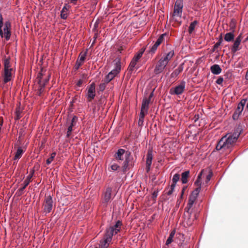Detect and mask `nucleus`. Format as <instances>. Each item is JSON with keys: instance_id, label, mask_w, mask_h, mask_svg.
Instances as JSON below:
<instances>
[{"instance_id": "obj_1", "label": "nucleus", "mask_w": 248, "mask_h": 248, "mask_svg": "<svg viewBox=\"0 0 248 248\" xmlns=\"http://www.w3.org/2000/svg\"><path fill=\"white\" fill-rule=\"evenodd\" d=\"M216 151L222 150L226 153L232 150V133L230 132L223 136L217 141L216 148Z\"/></svg>"}, {"instance_id": "obj_2", "label": "nucleus", "mask_w": 248, "mask_h": 248, "mask_svg": "<svg viewBox=\"0 0 248 248\" xmlns=\"http://www.w3.org/2000/svg\"><path fill=\"white\" fill-rule=\"evenodd\" d=\"M3 20L2 14L0 13V36L1 38H4L6 41H8L11 35V23L9 20L6 21L2 30Z\"/></svg>"}, {"instance_id": "obj_3", "label": "nucleus", "mask_w": 248, "mask_h": 248, "mask_svg": "<svg viewBox=\"0 0 248 248\" xmlns=\"http://www.w3.org/2000/svg\"><path fill=\"white\" fill-rule=\"evenodd\" d=\"M123 223L121 220H117L115 224L106 229L105 233L110 237H112L119 232L121 230V226Z\"/></svg>"}, {"instance_id": "obj_4", "label": "nucleus", "mask_w": 248, "mask_h": 248, "mask_svg": "<svg viewBox=\"0 0 248 248\" xmlns=\"http://www.w3.org/2000/svg\"><path fill=\"white\" fill-rule=\"evenodd\" d=\"M44 204V212L45 215L50 213L53 208V201L52 196L50 194L45 195V198Z\"/></svg>"}, {"instance_id": "obj_5", "label": "nucleus", "mask_w": 248, "mask_h": 248, "mask_svg": "<svg viewBox=\"0 0 248 248\" xmlns=\"http://www.w3.org/2000/svg\"><path fill=\"white\" fill-rule=\"evenodd\" d=\"M34 172L35 171L33 169H31L30 170V174L27 177L26 180L24 181L23 184H22V186L20 188H19L16 192V195H17V196H20L23 194V191L24 189L31 182V178L34 174Z\"/></svg>"}, {"instance_id": "obj_6", "label": "nucleus", "mask_w": 248, "mask_h": 248, "mask_svg": "<svg viewBox=\"0 0 248 248\" xmlns=\"http://www.w3.org/2000/svg\"><path fill=\"white\" fill-rule=\"evenodd\" d=\"M184 7L183 0H176L174 7V12L172 14L173 19L175 16L181 18Z\"/></svg>"}, {"instance_id": "obj_7", "label": "nucleus", "mask_w": 248, "mask_h": 248, "mask_svg": "<svg viewBox=\"0 0 248 248\" xmlns=\"http://www.w3.org/2000/svg\"><path fill=\"white\" fill-rule=\"evenodd\" d=\"M185 88L186 82L184 80H182L180 84L170 89V93L171 95H180L184 92Z\"/></svg>"}, {"instance_id": "obj_8", "label": "nucleus", "mask_w": 248, "mask_h": 248, "mask_svg": "<svg viewBox=\"0 0 248 248\" xmlns=\"http://www.w3.org/2000/svg\"><path fill=\"white\" fill-rule=\"evenodd\" d=\"M247 101V99H243L238 104L237 108L234 112H233V120L237 119L242 113Z\"/></svg>"}, {"instance_id": "obj_9", "label": "nucleus", "mask_w": 248, "mask_h": 248, "mask_svg": "<svg viewBox=\"0 0 248 248\" xmlns=\"http://www.w3.org/2000/svg\"><path fill=\"white\" fill-rule=\"evenodd\" d=\"M87 93L86 95V97L89 101L94 99L95 96V84L94 82L92 83L87 88Z\"/></svg>"}, {"instance_id": "obj_10", "label": "nucleus", "mask_w": 248, "mask_h": 248, "mask_svg": "<svg viewBox=\"0 0 248 248\" xmlns=\"http://www.w3.org/2000/svg\"><path fill=\"white\" fill-rule=\"evenodd\" d=\"M153 150L149 149L147 152L146 161V171L148 173L150 170L153 158Z\"/></svg>"}, {"instance_id": "obj_11", "label": "nucleus", "mask_w": 248, "mask_h": 248, "mask_svg": "<svg viewBox=\"0 0 248 248\" xmlns=\"http://www.w3.org/2000/svg\"><path fill=\"white\" fill-rule=\"evenodd\" d=\"M112 237L105 233L104 238L100 241L99 248H108Z\"/></svg>"}, {"instance_id": "obj_12", "label": "nucleus", "mask_w": 248, "mask_h": 248, "mask_svg": "<svg viewBox=\"0 0 248 248\" xmlns=\"http://www.w3.org/2000/svg\"><path fill=\"white\" fill-rule=\"evenodd\" d=\"M193 211V209L190 211H187V210H185V220L186 225L188 226H191L194 224L193 218H192Z\"/></svg>"}, {"instance_id": "obj_13", "label": "nucleus", "mask_w": 248, "mask_h": 248, "mask_svg": "<svg viewBox=\"0 0 248 248\" xmlns=\"http://www.w3.org/2000/svg\"><path fill=\"white\" fill-rule=\"evenodd\" d=\"M243 130L244 125L240 123L233 129V143L237 140Z\"/></svg>"}, {"instance_id": "obj_14", "label": "nucleus", "mask_w": 248, "mask_h": 248, "mask_svg": "<svg viewBox=\"0 0 248 248\" xmlns=\"http://www.w3.org/2000/svg\"><path fill=\"white\" fill-rule=\"evenodd\" d=\"M125 153V150L122 148H119L117 150L114 155V157L117 161H123L124 160V155Z\"/></svg>"}, {"instance_id": "obj_15", "label": "nucleus", "mask_w": 248, "mask_h": 248, "mask_svg": "<svg viewBox=\"0 0 248 248\" xmlns=\"http://www.w3.org/2000/svg\"><path fill=\"white\" fill-rule=\"evenodd\" d=\"M242 40V34H240L239 36L236 38L233 42V55L234 53L241 49V47H239V45Z\"/></svg>"}, {"instance_id": "obj_16", "label": "nucleus", "mask_w": 248, "mask_h": 248, "mask_svg": "<svg viewBox=\"0 0 248 248\" xmlns=\"http://www.w3.org/2000/svg\"><path fill=\"white\" fill-rule=\"evenodd\" d=\"M112 192L111 187L108 186L106 189L104 194V202L105 203H108L111 199Z\"/></svg>"}, {"instance_id": "obj_17", "label": "nucleus", "mask_w": 248, "mask_h": 248, "mask_svg": "<svg viewBox=\"0 0 248 248\" xmlns=\"http://www.w3.org/2000/svg\"><path fill=\"white\" fill-rule=\"evenodd\" d=\"M184 62H182L181 63L177 68L175 69L173 72L170 74V78H174L176 77H177L179 74L182 72V71L184 69Z\"/></svg>"}, {"instance_id": "obj_18", "label": "nucleus", "mask_w": 248, "mask_h": 248, "mask_svg": "<svg viewBox=\"0 0 248 248\" xmlns=\"http://www.w3.org/2000/svg\"><path fill=\"white\" fill-rule=\"evenodd\" d=\"M210 70L214 75H219L222 71L220 66L217 64H214L211 66Z\"/></svg>"}, {"instance_id": "obj_19", "label": "nucleus", "mask_w": 248, "mask_h": 248, "mask_svg": "<svg viewBox=\"0 0 248 248\" xmlns=\"http://www.w3.org/2000/svg\"><path fill=\"white\" fill-rule=\"evenodd\" d=\"M190 176V171L189 170L183 171L181 173V181L182 184H186L188 182V178Z\"/></svg>"}, {"instance_id": "obj_20", "label": "nucleus", "mask_w": 248, "mask_h": 248, "mask_svg": "<svg viewBox=\"0 0 248 248\" xmlns=\"http://www.w3.org/2000/svg\"><path fill=\"white\" fill-rule=\"evenodd\" d=\"M12 69H5L3 76V82L6 83L11 80Z\"/></svg>"}, {"instance_id": "obj_21", "label": "nucleus", "mask_w": 248, "mask_h": 248, "mask_svg": "<svg viewBox=\"0 0 248 248\" xmlns=\"http://www.w3.org/2000/svg\"><path fill=\"white\" fill-rule=\"evenodd\" d=\"M113 62H114V70H116V71L120 72L121 69V59L120 57H118L115 59Z\"/></svg>"}, {"instance_id": "obj_22", "label": "nucleus", "mask_w": 248, "mask_h": 248, "mask_svg": "<svg viewBox=\"0 0 248 248\" xmlns=\"http://www.w3.org/2000/svg\"><path fill=\"white\" fill-rule=\"evenodd\" d=\"M196 200V199L189 197L188 203L186 207H185V210H187V211H190V210H192V209H193L192 208V207H193V205Z\"/></svg>"}, {"instance_id": "obj_23", "label": "nucleus", "mask_w": 248, "mask_h": 248, "mask_svg": "<svg viewBox=\"0 0 248 248\" xmlns=\"http://www.w3.org/2000/svg\"><path fill=\"white\" fill-rule=\"evenodd\" d=\"M150 103L149 101L146 100V97L143 98L142 101L140 109L148 111Z\"/></svg>"}, {"instance_id": "obj_24", "label": "nucleus", "mask_w": 248, "mask_h": 248, "mask_svg": "<svg viewBox=\"0 0 248 248\" xmlns=\"http://www.w3.org/2000/svg\"><path fill=\"white\" fill-rule=\"evenodd\" d=\"M24 152L25 150L22 149L21 147H18L16 153L15 155L14 158V160H16L20 159Z\"/></svg>"}, {"instance_id": "obj_25", "label": "nucleus", "mask_w": 248, "mask_h": 248, "mask_svg": "<svg viewBox=\"0 0 248 248\" xmlns=\"http://www.w3.org/2000/svg\"><path fill=\"white\" fill-rule=\"evenodd\" d=\"M203 172V170H202L198 174L197 179L194 182V185L196 186L197 187H202V173Z\"/></svg>"}, {"instance_id": "obj_26", "label": "nucleus", "mask_w": 248, "mask_h": 248, "mask_svg": "<svg viewBox=\"0 0 248 248\" xmlns=\"http://www.w3.org/2000/svg\"><path fill=\"white\" fill-rule=\"evenodd\" d=\"M124 162L122 165V171L124 173H125L127 170H129L128 166L130 160H128V159H124Z\"/></svg>"}, {"instance_id": "obj_27", "label": "nucleus", "mask_w": 248, "mask_h": 248, "mask_svg": "<svg viewBox=\"0 0 248 248\" xmlns=\"http://www.w3.org/2000/svg\"><path fill=\"white\" fill-rule=\"evenodd\" d=\"M174 54V52L173 50L170 51V52H168L167 53L163 55L162 57L164 59L169 62V61L172 58Z\"/></svg>"}, {"instance_id": "obj_28", "label": "nucleus", "mask_w": 248, "mask_h": 248, "mask_svg": "<svg viewBox=\"0 0 248 248\" xmlns=\"http://www.w3.org/2000/svg\"><path fill=\"white\" fill-rule=\"evenodd\" d=\"M198 24L197 20H194L192 22L188 27V31L189 34H191L195 30L196 26Z\"/></svg>"}, {"instance_id": "obj_29", "label": "nucleus", "mask_w": 248, "mask_h": 248, "mask_svg": "<svg viewBox=\"0 0 248 248\" xmlns=\"http://www.w3.org/2000/svg\"><path fill=\"white\" fill-rule=\"evenodd\" d=\"M201 190V188L200 187H197L191 193L189 197L194 198L195 199H197V197L199 194V193Z\"/></svg>"}, {"instance_id": "obj_30", "label": "nucleus", "mask_w": 248, "mask_h": 248, "mask_svg": "<svg viewBox=\"0 0 248 248\" xmlns=\"http://www.w3.org/2000/svg\"><path fill=\"white\" fill-rule=\"evenodd\" d=\"M88 51V49H86V51L83 53V54H82V52H81L79 54L78 58V59L77 60H79V62L83 63L86 60Z\"/></svg>"}, {"instance_id": "obj_31", "label": "nucleus", "mask_w": 248, "mask_h": 248, "mask_svg": "<svg viewBox=\"0 0 248 248\" xmlns=\"http://www.w3.org/2000/svg\"><path fill=\"white\" fill-rule=\"evenodd\" d=\"M165 68L163 66L157 64L155 66L154 72L156 75H158L162 73Z\"/></svg>"}, {"instance_id": "obj_32", "label": "nucleus", "mask_w": 248, "mask_h": 248, "mask_svg": "<svg viewBox=\"0 0 248 248\" xmlns=\"http://www.w3.org/2000/svg\"><path fill=\"white\" fill-rule=\"evenodd\" d=\"M180 179V174L178 173H176L173 176L171 185H173V186H176L177 183L179 181Z\"/></svg>"}, {"instance_id": "obj_33", "label": "nucleus", "mask_w": 248, "mask_h": 248, "mask_svg": "<svg viewBox=\"0 0 248 248\" xmlns=\"http://www.w3.org/2000/svg\"><path fill=\"white\" fill-rule=\"evenodd\" d=\"M224 40L228 42L232 41V31H230L225 35Z\"/></svg>"}, {"instance_id": "obj_34", "label": "nucleus", "mask_w": 248, "mask_h": 248, "mask_svg": "<svg viewBox=\"0 0 248 248\" xmlns=\"http://www.w3.org/2000/svg\"><path fill=\"white\" fill-rule=\"evenodd\" d=\"M166 35V33H164L163 34H161L159 37L157 39L156 41L155 42V44L158 46L162 43L164 39L165 36Z\"/></svg>"}, {"instance_id": "obj_35", "label": "nucleus", "mask_w": 248, "mask_h": 248, "mask_svg": "<svg viewBox=\"0 0 248 248\" xmlns=\"http://www.w3.org/2000/svg\"><path fill=\"white\" fill-rule=\"evenodd\" d=\"M200 214V211L199 210H198V209H193V214H192V218H193V222L195 220H196L198 219V218L199 217Z\"/></svg>"}, {"instance_id": "obj_36", "label": "nucleus", "mask_w": 248, "mask_h": 248, "mask_svg": "<svg viewBox=\"0 0 248 248\" xmlns=\"http://www.w3.org/2000/svg\"><path fill=\"white\" fill-rule=\"evenodd\" d=\"M176 186H173V185H171L170 186V187L168 186L167 188H166V190H168L166 192V194L167 195L170 196L172 194L173 192L175 187Z\"/></svg>"}, {"instance_id": "obj_37", "label": "nucleus", "mask_w": 248, "mask_h": 248, "mask_svg": "<svg viewBox=\"0 0 248 248\" xmlns=\"http://www.w3.org/2000/svg\"><path fill=\"white\" fill-rule=\"evenodd\" d=\"M78 120V117L76 115H74L71 120L69 126H72L73 127L75 126L77 124Z\"/></svg>"}, {"instance_id": "obj_38", "label": "nucleus", "mask_w": 248, "mask_h": 248, "mask_svg": "<svg viewBox=\"0 0 248 248\" xmlns=\"http://www.w3.org/2000/svg\"><path fill=\"white\" fill-rule=\"evenodd\" d=\"M56 155V152H53L50 155V157L47 158L46 160V163L47 165H49L52 162L53 159L55 158Z\"/></svg>"}, {"instance_id": "obj_39", "label": "nucleus", "mask_w": 248, "mask_h": 248, "mask_svg": "<svg viewBox=\"0 0 248 248\" xmlns=\"http://www.w3.org/2000/svg\"><path fill=\"white\" fill-rule=\"evenodd\" d=\"M137 62L134 61L132 59L129 66V72L132 73L133 71L134 68L135 67Z\"/></svg>"}, {"instance_id": "obj_40", "label": "nucleus", "mask_w": 248, "mask_h": 248, "mask_svg": "<svg viewBox=\"0 0 248 248\" xmlns=\"http://www.w3.org/2000/svg\"><path fill=\"white\" fill-rule=\"evenodd\" d=\"M10 67V58L5 59L4 61V68L5 69H12Z\"/></svg>"}, {"instance_id": "obj_41", "label": "nucleus", "mask_w": 248, "mask_h": 248, "mask_svg": "<svg viewBox=\"0 0 248 248\" xmlns=\"http://www.w3.org/2000/svg\"><path fill=\"white\" fill-rule=\"evenodd\" d=\"M168 63V62H166L164 59V58L162 57L159 59V60L158 61V62L157 64L160 65H161V66H163L164 68H165L166 67V66L167 65Z\"/></svg>"}, {"instance_id": "obj_42", "label": "nucleus", "mask_w": 248, "mask_h": 248, "mask_svg": "<svg viewBox=\"0 0 248 248\" xmlns=\"http://www.w3.org/2000/svg\"><path fill=\"white\" fill-rule=\"evenodd\" d=\"M158 46L155 44H154L153 46L149 47L150 50H147V52L148 53H151V54H154Z\"/></svg>"}, {"instance_id": "obj_43", "label": "nucleus", "mask_w": 248, "mask_h": 248, "mask_svg": "<svg viewBox=\"0 0 248 248\" xmlns=\"http://www.w3.org/2000/svg\"><path fill=\"white\" fill-rule=\"evenodd\" d=\"M108 83H106L105 81L103 83L100 84V85H99L98 92H103L105 90L106 85Z\"/></svg>"}, {"instance_id": "obj_44", "label": "nucleus", "mask_w": 248, "mask_h": 248, "mask_svg": "<svg viewBox=\"0 0 248 248\" xmlns=\"http://www.w3.org/2000/svg\"><path fill=\"white\" fill-rule=\"evenodd\" d=\"M73 127L72 126H68V128H67V132H66V137L67 138H68L70 137V136L72 134V131H73Z\"/></svg>"}, {"instance_id": "obj_45", "label": "nucleus", "mask_w": 248, "mask_h": 248, "mask_svg": "<svg viewBox=\"0 0 248 248\" xmlns=\"http://www.w3.org/2000/svg\"><path fill=\"white\" fill-rule=\"evenodd\" d=\"M114 78V76L112 77L108 73L106 76L104 81L106 83H108Z\"/></svg>"}, {"instance_id": "obj_46", "label": "nucleus", "mask_w": 248, "mask_h": 248, "mask_svg": "<svg viewBox=\"0 0 248 248\" xmlns=\"http://www.w3.org/2000/svg\"><path fill=\"white\" fill-rule=\"evenodd\" d=\"M213 173L211 170H210L208 174L206 176L205 183H208L211 180L212 177L213 176Z\"/></svg>"}, {"instance_id": "obj_47", "label": "nucleus", "mask_w": 248, "mask_h": 248, "mask_svg": "<svg viewBox=\"0 0 248 248\" xmlns=\"http://www.w3.org/2000/svg\"><path fill=\"white\" fill-rule=\"evenodd\" d=\"M120 168V166L115 163H114L113 164H111L110 166V168L113 171H116Z\"/></svg>"}, {"instance_id": "obj_48", "label": "nucleus", "mask_w": 248, "mask_h": 248, "mask_svg": "<svg viewBox=\"0 0 248 248\" xmlns=\"http://www.w3.org/2000/svg\"><path fill=\"white\" fill-rule=\"evenodd\" d=\"M82 64V63L79 62V60H77L76 64L74 67L75 70V71L78 70Z\"/></svg>"}, {"instance_id": "obj_49", "label": "nucleus", "mask_w": 248, "mask_h": 248, "mask_svg": "<svg viewBox=\"0 0 248 248\" xmlns=\"http://www.w3.org/2000/svg\"><path fill=\"white\" fill-rule=\"evenodd\" d=\"M120 72L116 71V70H114L113 69L108 73V74L112 77L114 76V78Z\"/></svg>"}, {"instance_id": "obj_50", "label": "nucleus", "mask_w": 248, "mask_h": 248, "mask_svg": "<svg viewBox=\"0 0 248 248\" xmlns=\"http://www.w3.org/2000/svg\"><path fill=\"white\" fill-rule=\"evenodd\" d=\"M38 84H39V88H41L43 89H44L45 87H46V84L44 83H43V81L41 79L38 80Z\"/></svg>"}, {"instance_id": "obj_51", "label": "nucleus", "mask_w": 248, "mask_h": 248, "mask_svg": "<svg viewBox=\"0 0 248 248\" xmlns=\"http://www.w3.org/2000/svg\"><path fill=\"white\" fill-rule=\"evenodd\" d=\"M148 111H145L144 110L140 109L139 118L144 119L145 115L147 113Z\"/></svg>"}, {"instance_id": "obj_52", "label": "nucleus", "mask_w": 248, "mask_h": 248, "mask_svg": "<svg viewBox=\"0 0 248 248\" xmlns=\"http://www.w3.org/2000/svg\"><path fill=\"white\" fill-rule=\"evenodd\" d=\"M145 50L146 47H143L137 53H136V54L141 57Z\"/></svg>"}, {"instance_id": "obj_53", "label": "nucleus", "mask_w": 248, "mask_h": 248, "mask_svg": "<svg viewBox=\"0 0 248 248\" xmlns=\"http://www.w3.org/2000/svg\"><path fill=\"white\" fill-rule=\"evenodd\" d=\"M145 50L146 47H143L137 53H136V54L141 57Z\"/></svg>"}, {"instance_id": "obj_54", "label": "nucleus", "mask_w": 248, "mask_h": 248, "mask_svg": "<svg viewBox=\"0 0 248 248\" xmlns=\"http://www.w3.org/2000/svg\"><path fill=\"white\" fill-rule=\"evenodd\" d=\"M43 69L42 68L41 71L38 73V74L37 75V78L38 79V80H39V79H41V80H42L43 77Z\"/></svg>"}, {"instance_id": "obj_55", "label": "nucleus", "mask_w": 248, "mask_h": 248, "mask_svg": "<svg viewBox=\"0 0 248 248\" xmlns=\"http://www.w3.org/2000/svg\"><path fill=\"white\" fill-rule=\"evenodd\" d=\"M159 192V190L157 189L156 190H155L152 194V198L153 200H155L156 198V197L158 196V193Z\"/></svg>"}, {"instance_id": "obj_56", "label": "nucleus", "mask_w": 248, "mask_h": 248, "mask_svg": "<svg viewBox=\"0 0 248 248\" xmlns=\"http://www.w3.org/2000/svg\"><path fill=\"white\" fill-rule=\"evenodd\" d=\"M223 82V78L222 77H219L217 80L216 81V83L218 85H220Z\"/></svg>"}, {"instance_id": "obj_57", "label": "nucleus", "mask_w": 248, "mask_h": 248, "mask_svg": "<svg viewBox=\"0 0 248 248\" xmlns=\"http://www.w3.org/2000/svg\"><path fill=\"white\" fill-rule=\"evenodd\" d=\"M173 239L172 238H171L170 237H168L167 238L165 245L166 246H169L170 244L173 242Z\"/></svg>"}, {"instance_id": "obj_58", "label": "nucleus", "mask_w": 248, "mask_h": 248, "mask_svg": "<svg viewBox=\"0 0 248 248\" xmlns=\"http://www.w3.org/2000/svg\"><path fill=\"white\" fill-rule=\"evenodd\" d=\"M60 16L62 19H66L67 18V15L64 13V11H61Z\"/></svg>"}, {"instance_id": "obj_59", "label": "nucleus", "mask_w": 248, "mask_h": 248, "mask_svg": "<svg viewBox=\"0 0 248 248\" xmlns=\"http://www.w3.org/2000/svg\"><path fill=\"white\" fill-rule=\"evenodd\" d=\"M155 89L151 92V93H150L149 96L148 98H146V100H148L149 101V102L150 103L151 102V100L152 99V98L154 96V91H155Z\"/></svg>"}, {"instance_id": "obj_60", "label": "nucleus", "mask_w": 248, "mask_h": 248, "mask_svg": "<svg viewBox=\"0 0 248 248\" xmlns=\"http://www.w3.org/2000/svg\"><path fill=\"white\" fill-rule=\"evenodd\" d=\"M155 89L151 92V93H150L149 96L148 98H146V100H148L149 101V102L150 103L151 102V100L152 99V98L154 96V91H155Z\"/></svg>"}, {"instance_id": "obj_61", "label": "nucleus", "mask_w": 248, "mask_h": 248, "mask_svg": "<svg viewBox=\"0 0 248 248\" xmlns=\"http://www.w3.org/2000/svg\"><path fill=\"white\" fill-rule=\"evenodd\" d=\"M124 155H125L124 159H128V160H130V156L131 155V153L128 151H125V153Z\"/></svg>"}, {"instance_id": "obj_62", "label": "nucleus", "mask_w": 248, "mask_h": 248, "mask_svg": "<svg viewBox=\"0 0 248 248\" xmlns=\"http://www.w3.org/2000/svg\"><path fill=\"white\" fill-rule=\"evenodd\" d=\"M219 43H216L212 48V50L213 51H215L219 47Z\"/></svg>"}, {"instance_id": "obj_63", "label": "nucleus", "mask_w": 248, "mask_h": 248, "mask_svg": "<svg viewBox=\"0 0 248 248\" xmlns=\"http://www.w3.org/2000/svg\"><path fill=\"white\" fill-rule=\"evenodd\" d=\"M69 7H70V6L67 3H66L64 4L63 7H62L61 11H64V12H65L66 11L68 10V8Z\"/></svg>"}, {"instance_id": "obj_64", "label": "nucleus", "mask_w": 248, "mask_h": 248, "mask_svg": "<svg viewBox=\"0 0 248 248\" xmlns=\"http://www.w3.org/2000/svg\"><path fill=\"white\" fill-rule=\"evenodd\" d=\"M144 119L140 118L138 121V125L139 126H142L143 125Z\"/></svg>"}]
</instances>
